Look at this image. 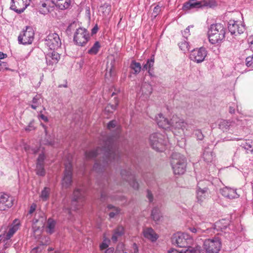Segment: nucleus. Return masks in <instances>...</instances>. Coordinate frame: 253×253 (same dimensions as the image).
<instances>
[{"instance_id": "obj_36", "label": "nucleus", "mask_w": 253, "mask_h": 253, "mask_svg": "<svg viewBox=\"0 0 253 253\" xmlns=\"http://www.w3.org/2000/svg\"><path fill=\"white\" fill-rule=\"evenodd\" d=\"M231 126V123L226 120H222L218 124L219 128L223 131H227Z\"/></svg>"}, {"instance_id": "obj_12", "label": "nucleus", "mask_w": 253, "mask_h": 253, "mask_svg": "<svg viewBox=\"0 0 253 253\" xmlns=\"http://www.w3.org/2000/svg\"><path fill=\"white\" fill-rule=\"evenodd\" d=\"M121 175L122 178L127 182L134 189H138L139 184L136 181L134 175L129 169H122L121 171Z\"/></svg>"}, {"instance_id": "obj_5", "label": "nucleus", "mask_w": 253, "mask_h": 253, "mask_svg": "<svg viewBox=\"0 0 253 253\" xmlns=\"http://www.w3.org/2000/svg\"><path fill=\"white\" fill-rule=\"evenodd\" d=\"M150 144L152 148L157 151L162 152L167 145L168 138L160 133H154L149 137Z\"/></svg>"}, {"instance_id": "obj_21", "label": "nucleus", "mask_w": 253, "mask_h": 253, "mask_svg": "<svg viewBox=\"0 0 253 253\" xmlns=\"http://www.w3.org/2000/svg\"><path fill=\"white\" fill-rule=\"evenodd\" d=\"M203 160L207 164L213 163L215 161V155L212 149L205 148L202 157Z\"/></svg>"}, {"instance_id": "obj_61", "label": "nucleus", "mask_w": 253, "mask_h": 253, "mask_svg": "<svg viewBox=\"0 0 253 253\" xmlns=\"http://www.w3.org/2000/svg\"><path fill=\"white\" fill-rule=\"evenodd\" d=\"M108 247V245L103 242L100 245V249L101 250H105L106 249H107Z\"/></svg>"}, {"instance_id": "obj_37", "label": "nucleus", "mask_w": 253, "mask_h": 253, "mask_svg": "<svg viewBox=\"0 0 253 253\" xmlns=\"http://www.w3.org/2000/svg\"><path fill=\"white\" fill-rule=\"evenodd\" d=\"M151 216L155 221H159L162 217L159 208L155 207L151 212Z\"/></svg>"}, {"instance_id": "obj_52", "label": "nucleus", "mask_w": 253, "mask_h": 253, "mask_svg": "<svg viewBox=\"0 0 253 253\" xmlns=\"http://www.w3.org/2000/svg\"><path fill=\"white\" fill-rule=\"evenodd\" d=\"M45 159V156L43 154H41L39 156L37 160V164H43V162Z\"/></svg>"}, {"instance_id": "obj_18", "label": "nucleus", "mask_w": 253, "mask_h": 253, "mask_svg": "<svg viewBox=\"0 0 253 253\" xmlns=\"http://www.w3.org/2000/svg\"><path fill=\"white\" fill-rule=\"evenodd\" d=\"M205 181H201L198 183L197 189V198L199 202H202L207 194L208 188L205 186Z\"/></svg>"}, {"instance_id": "obj_59", "label": "nucleus", "mask_w": 253, "mask_h": 253, "mask_svg": "<svg viewBox=\"0 0 253 253\" xmlns=\"http://www.w3.org/2000/svg\"><path fill=\"white\" fill-rule=\"evenodd\" d=\"M37 208V205L35 203H33L30 206V210L29 211V214L33 213L36 210Z\"/></svg>"}, {"instance_id": "obj_24", "label": "nucleus", "mask_w": 253, "mask_h": 253, "mask_svg": "<svg viewBox=\"0 0 253 253\" xmlns=\"http://www.w3.org/2000/svg\"><path fill=\"white\" fill-rule=\"evenodd\" d=\"M220 192L224 197L231 199H236L239 197L235 189L227 187L221 189Z\"/></svg>"}, {"instance_id": "obj_10", "label": "nucleus", "mask_w": 253, "mask_h": 253, "mask_svg": "<svg viewBox=\"0 0 253 253\" xmlns=\"http://www.w3.org/2000/svg\"><path fill=\"white\" fill-rule=\"evenodd\" d=\"M45 44L50 49L54 50L60 47L61 41L57 34L50 33L45 39Z\"/></svg>"}, {"instance_id": "obj_48", "label": "nucleus", "mask_w": 253, "mask_h": 253, "mask_svg": "<svg viewBox=\"0 0 253 253\" xmlns=\"http://www.w3.org/2000/svg\"><path fill=\"white\" fill-rule=\"evenodd\" d=\"M117 125V121L116 120H112L109 122L107 125V128L109 130L114 128Z\"/></svg>"}, {"instance_id": "obj_47", "label": "nucleus", "mask_w": 253, "mask_h": 253, "mask_svg": "<svg viewBox=\"0 0 253 253\" xmlns=\"http://www.w3.org/2000/svg\"><path fill=\"white\" fill-rule=\"evenodd\" d=\"M246 62L248 67H253V54L246 58Z\"/></svg>"}, {"instance_id": "obj_8", "label": "nucleus", "mask_w": 253, "mask_h": 253, "mask_svg": "<svg viewBox=\"0 0 253 253\" xmlns=\"http://www.w3.org/2000/svg\"><path fill=\"white\" fill-rule=\"evenodd\" d=\"M204 247L210 253H217L221 247V242L218 237L206 240L204 242Z\"/></svg>"}, {"instance_id": "obj_3", "label": "nucleus", "mask_w": 253, "mask_h": 253, "mask_svg": "<svg viewBox=\"0 0 253 253\" xmlns=\"http://www.w3.org/2000/svg\"><path fill=\"white\" fill-rule=\"evenodd\" d=\"M171 165L175 174H182L186 170V160L179 153H173L171 156Z\"/></svg>"}, {"instance_id": "obj_27", "label": "nucleus", "mask_w": 253, "mask_h": 253, "mask_svg": "<svg viewBox=\"0 0 253 253\" xmlns=\"http://www.w3.org/2000/svg\"><path fill=\"white\" fill-rule=\"evenodd\" d=\"M125 233L124 228L121 226H118L114 230L111 239L112 241L116 243L119 237H121Z\"/></svg>"}, {"instance_id": "obj_30", "label": "nucleus", "mask_w": 253, "mask_h": 253, "mask_svg": "<svg viewBox=\"0 0 253 253\" xmlns=\"http://www.w3.org/2000/svg\"><path fill=\"white\" fill-rule=\"evenodd\" d=\"M71 2V0H58L54 4L59 9L63 10L68 8Z\"/></svg>"}, {"instance_id": "obj_55", "label": "nucleus", "mask_w": 253, "mask_h": 253, "mask_svg": "<svg viewBox=\"0 0 253 253\" xmlns=\"http://www.w3.org/2000/svg\"><path fill=\"white\" fill-rule=\"evenodd\" d=\"M189 28H190V26H188L182 33V35L183 36L187 39V37L190 35V34H189V32H190V31H189Z\"/></svg>"}, {"instance_id": "obj_62", "label": "nucleus", "mask_w": 253, "mask_h": 253, "mask_svg": "<svg viewBox=\"0 0 253 253\" xmlns=\"http://www.w3.org/2000/svg\"><path fill=\"white\" fill-rule=\"evenodd\" d=\"M116 252H119V251H116L114 253V249L113 248H108L106 250L105 253H115Z\"/></svg>"}, {"instance_id": "obj_64", "label": "nucleus", "mask_w": 253, "mask_h": 253, "mask_svg": "<svg viewBox=\"0 0 253 253\" xmlns=\"http://www.w3.org/2000/svg\"><path fill=\"white\" fill-rule=\"evenodd\" d=\"M143 70H149V63H148V60H147L146 63L144 65L143 68Z\"/></svg>"}, {"instance_id": "obj_11", "label": "nucleus", "mask_w": 253, "mask_h": 253, "mask_svg": "<svg viewBox=\"0 0 253 253\" xmlns=\"http://www.w3.org/2000/svg\"><path fill=\"white\" fill-rule=\"evenodd\" d=\"M187 124L183 119H180L176 115H173L170 120V128L174 133L175 131L177 130L178 133L183 132L186 128Z\"/></svg>"}, {"instance_id": "obj_19", "label": "nucleus", "mask_w": 253, "mask_h": 253, "mask_svg": "<svg viewBox=\"0 0 253 253\" xmlns=\"http://www.w3.org/2000/svg\"><path fill=\"white\" fill-rule=\"evenodd\" d=\"M228 28L229 31L232 35L241 34L244 33L245 30V26L243 24H239L237 22L234 21H230L228 24Z\"/></svg>"}, {"instance_id": "obj_14", "label": "nucleus", "mask_w": 253, "mask_h": 253, "mask_svg": "<svg viewBox=\"0 0 253 253\" xmlns=\"http://www.w3.org/2000/svg\"><path fill=\"white\" fill-rule=\"evenodd\" d=\"M72 182V165L70 163L65 165L64 177L62 179V187L67 188L70 186Z\"/></svg>"}, {"instance_id": "obj_51", "label": "nucleus", "mask_w": 253, "mask_h": 253, "mask_svg": "<svg viewBox=\"0 0 253 253\" xmlns=\"http://www.w3.org/2000/svg\"><path fill=\"white\" fill-rule=\"evenodd\" d=\"M179 47L184 51H185L186 50H189L188 43L186 41L182 42L179 45Z\"/></svg>"}, {"instance_id": "obj_54", "label": "nucleus", "mask_w": 253, "mask_h": 253, "mask_svg": "<svg viewBox=\"0 0 253 253\" xmlns=\"http://www.w3.org/2000/svg\"><path fill=\"white\" fill-rule=\"evenodd\" d=\"M244 147L247 150L250 151L251 153H253V148L251 144L249 143H246L244 145Z\"/></svg>"}, {"instance_id": "obj_35", "label": "nucleus", "mask_w": 253, "mask_h": 253, "mask_svg": "<svg viewBox=\"0 0 253 253\" xmlns=\"http://www.w3.org/2000/svg\"><path fill=\"white\" fill-rule=\"evenodd\" d=\"M130 68L133 71V74H137L141 71V66L140 63L136 62L135 60H133L130 63Z\"/></svg>"}, {"instance_id": "obj_38", "label": "nucleus", "mask_w": 253, "mask_h": 253, "mask_svg": "<svg viewBox=\"0 0 253 253\" xmlns=\"http://www.w3.org/2000/svg\"><path fill=\"white\" fill-rule=\"evenodd\" d=\"M100 48V44L99 42H96L90 49L88 50V53L91 55L96 54Z\"/></svg>"}, {"instance_id": "obj_46", "label": "nucleus", "mask_w": 253, "mask_h": 253, "mask_svg": "<svg viewBox=\"0 0 253 253\" xmlns=\"http://www.w3.org/2000/svg\"><path fill=\"white\" fill-rule=\"evenodd\" d=\"M118 104L119 101L118 100H116L114 104H109L107 105V106L106 107V110L110 112H113V111L116 110L117 106L118 105Z\"/></svg>"}, {"instance_id": "obj_44", "label": "nucleus", "mask_w": 253, "mask_h": 253, "mask_svg": "<svg viewBox=\"0 0 253 253\" xmlns=\"http://www.w3.org/2000/svg\"><path fill=\"white\" fill-rule=\"evenodd\" d=\"M193 135L197 138V140H202L204 138V135H203L201 130L200 129L194 130Z\"/></svg>"}, {"instance_id": "obj_53", "label": "nucleus", "mask_w": 253, "mask_h": 253, "mask_svg": "<svg viewBox=\"0 0 253 253\" xmlns=\"http://www.w3.org/2000/svg\"><path fill=\"white\" fill-rule=\"evenodd\" d=\"M154 55H152L150 59H148V63H149V70L153 68L154 64Z\"/></svg>"}, {"instance_id": "obj_4", "label": "nucleus", "mask_w": 253, "mask_h": 253, "mask_svg": "<svg viewBox=\"0 0 253 253\" xmlns=\"http://www.w3.org/2000/svg\"><path fill=\"white\" fill-rule=\"evenodd\" d=\"M85 193V190L83 187L77 188L74 191L71 208L70 209H66L69 214H71V210H79L83 205Z\"/></svg>"}, {"instance_id": "obj_50", "label": "nucleus", "mask_w": 253, "mask_h": 253, "mask_svg": "<svg viewBox=\"0 0 253 253\" xmlns=\"http://www.w3.org/2000/svg\"><path fill=\"white\" fill-rule=\"evenodd\" d=\"M34 120L31 121L29 123L28 126L25 128V129L26 131H30L31 130L35 129V127L34 126Z\"/></svg>"}, {"instance_id": "obj_45", "label": "nucleus", "mask_w": 253, "mask_h": 253, "mask_svg": "<svg viewBox=\"0 0 253 253\" xmlns=\"http://www.w3.org/2000/svg\"><path fill=\"white\" fill-rule=\"evenodd\" d=\"M25 150L28 153L30 154H37L39 151V149L37 148H31L29 145H26L24 147Z\"/></svg>"}, {"instance_id": "obj_6", "label": "nucleus", "mask_w": 253, "mask_h": 253, "mask_svg": "<svg viewBox=\"0 0 253 253\" xmlns=\"http://www.w3.org/2000/svg\"><path fill=\"white\" fill-rule=\"evenodd\" d=\"M172 242L180 248H192L190 245L193 242L192 238L188 234L178 232L172 238Z\"/></svg>"}, {"instance_id": "obj_22", "label": "nucleus", "mask_w": 253, "mask_h": 253, "mask_svg": "<svg viewBox=\"0 0 253 253\" xmlns=\"http://www.w3.org/2000/svg\"><path fill=\"white\" fill-rule=\"evenodd\" d=\"M144 237L152 242H155L159 238L157 234L151 227H145L143 230Z\"/></svg>"}, {"instance_id": "obj_43", "label": "nucleus", "mask_w": 253, "mask_h": 253, "mask_svg": "<svg viewBox=\"0 0 253 253\" xmlns=\"http://www.w3.org/2000/svg\"><path fill=\"white\" fill-rule=\"evenodd\" d=\"M225 220L222 219L221 220H219L218 221H216L214 224V226L213 227L214 229H216V230H222L224 229H225L226 228V225H222V222L223 221H224Z\"/></svg>"}, {"instance_id": "obj_7", "label": "nucleus", "mask_w": 253, "mask_h": 253, "mask_svg": "<svg viewBox=\"0 0 253 253\" xmlns=\"http://www.w3.org/2000/svg\"><path fill=\"white\" fill-rule=\"evenodd\" d=\"M90 38L88 31L85 28H79L76 30L74 34L73 41L79 46H84Z\"/></svg>"}, {"instance_id": "obj_9", "label": "nucleus", "mask_w": 253, "mask_h": 253, "mask_svg": "<svg viewBox=\"0 0 253 253\" xmlns=\"http://www.w3.org/2000/svg\"><path fill=\"white\" fill-rule=\"evenodd\" d=\"M34 31L32 27L26 26L19 35L18 40L20 43L23 44H31L34 38Z\"/></svg>"}, {"instance_id": "obj_1", "label": "nucleus", "mask_w": 253, "mask_h": 253, "mask_svg": "<svg viewBox=\"0 0 253 253\" xmlns=\"http://www.w3.org/2000/svg\"><path fill=\"white\" fill-rule=\"evenodd\" d=\"M103 154L102 162H96L93 167L94 170L96 172H102L104 168L113 161H118L120 157V151L113 138L108 137L103 141V146L99 147L95 150L86 151L85 156L87 159H93L98 155Z\"/></svg>"}, {"instance_id": "obj_23", "label": "nucleus", "mask_w": 253, "mask_h": 253, "mask_svg": "<svg viewBox=\"0 0 253 253\" xmlns=\"http://www.w3.org/2000/svg\"><path fill=\"white\" fill-rule=\"evenodd\" d=\"M156 121L160 127L165 129L170 128V120L165 118L162 114H159L155 117Z\"/></svg>"}, {"instance_id": "obj_13", "label": "nucleus", "mask_w": 253, "mask_h": 253, "mask_svg": "<svg viewBox=\"0 0 253 253\" xmlns=\"http://www.w3.org/2000/svg\"><path fill=\"white\" fill-rule=\"evenodd\" d=\"M207 54V51L205 48L201 47L192 50L190 54V59L197 63L202 62Z\"/></svg>"}, {"instance_id": "obj_63", "label": "nucleus", "mask_w": 253, "mask_h": 253, "mask_svg": "<svg viewBox=\"0 0 253 253\" xmlns=\"http://www.w3.org/2000/svg\"><path fill=\"white\" fill-rule=\"evenodd\" d=\"M98 30V28L97 25H96L91 30V34L94 35L95 34Z\"/></svg>"}, {"instance_id": "obj_28", "label": "nucleus", "mask_w": 253, "mask_h": 253, "mask_svg": "<svg viewBox=\"0 0 253 253\" xmlns=\"http://www.w3.org/2000/svg\"><path fill=\"white\" fill-rule=\"evenodd\" d=\"M49 2V0H45L41 1L38 4V8L39 12L43 15L47 14L49 10L47 6V4Z\"/></svg>"}, {"instance_id": "obj_16", "label": "nucleus", "mask_w": 253, "mask_h": 253, "mask_svg": "<svg viewBox=\"0 0 253 253\" xmlns=\"http://www.w3.org/2000/svg\"><path fill=\"white\" fill-rule=\"evenodd\" d=\"M211 2H213V1H209L208 2L202 0H189L184 4L183 8L185 10H188L192 8H199L204 6L211 7L212 5L211 4Z\"/></svg>"}, {"instance_id": "obj_58", "label": "nucleus", "mask_w": 253, "mask_h": 253, "mask_svg": "<svg viewBox=\"0 0 253 253\" xmlns=\"http://www.w3.org/2000/svg\"><path fill=\"white\" fill-rule=\"evenodd\" d=\"M251 49L253 51V36H250L248 39Z\"/></svg>"}, {"instance_id": "obj_60", "label": "nucleus", "mask_w": 253, "mask_h": 253, "mask_svg": "<svg viewBox=\"0 0 253 253\" xmlns=\"http://www.w3.org/2000/svg\"><path fill=\"white\" fill-rule=\"evenodd\" d=\"M147 197L150 202H152L153 200V196L150 190L147 191Z\"/></svg>"}, {"instance_id": "obj_39", "label": "nucleus", "mask_w": 253, "mask_h": 253, "mask_svg": "<svg viewBox=\"0 0 253 253\" xmlns=\"http://www.w3.org/2000/svg\"><path fill=\"white\" fill-rule=\"evenodd\" d=\"M50 189L48 187H44V189L42 191L40 195V197L42 201H45L47 200L49 198Z\"/></svg>"}, {"instance_id": "obj_41", "label": "nucleus", "mask_w": 253, "mask_h": 253, "mask_svg": "<svg viewBox=\"0 0 253 253\" xmlns=\"http://www.w3.org/2000/svg\"><path fill=\"white\" fill-rule=\"evenodd\" d=\"M189 229V230L192 233H196V234H198V235H200V234H201L202 233H203L204 232H205L206 231H207V233H209V231L210 230L209 228L205 230L204 229H202L201 227H190Z\"/></svg>"}, {"instance_id": "obj_15", "label": "nucleus", "mask_w": 253, "mask_h": 253, "mask_svg": "<svg viewBox=\"0 0 253 253\" xmlns=\"http://www.w3.org/2000/svg\"><path fill=\"white\" fill-rule=\"evenodd\" d=\"M10 8L18 14L22 13L30 4L31 0H11Z\"/></svg>"}, {"instance_id": "obj_29", "label": "nucleus", "mask_w": 253, "mask_h": 253, "mask_svg": "<svg viewBox=\"0 0 253 253\" xmlns=\"http://www.w3.org/2000/svg\"><path fill=\"white\" fill-rule=\"evenodd\" d=\"M141 90L142 94L145 96V97L147 98L152 92V87L150 84L144 83L142 84Z\"/></svg>"}, {"instance_id": "obj_31", "label": "nucleus", "mask_w": 253, "mask_h": 253, "mask_svg": "<svg viewBox=\"0 0 253 253\" xmlns=\"http://www.w3.org/2000/svg\"><path fill=\"white\" fill-rule=\"evenodd\" d=\"M111 11V6L110 4L105 3L100 6L99 11L101 12L103 16L106 17L109 15Z\"/></svg>"}, {"instance_id": "obj_25", "label": "nucleus", "mask_w": 253, "mask_h": 253, "mask_svg": "<svg viewBox=\"0 0 253 253\" xmlns=\"http://www.w3.org/2000/svg\"><path fill=\"white\" fill-rule=\"evenodd\" d=\"M114 63V62L112 61L109 65L108 63L107 64L106 68L107 72L105 75V78L111 81L114 79L116 75Z\"/></svg>"}, {"instance_id": "obj_20", "label": "nucleus", "mask_w": 253, "mask_h": 253, "mask_svg": "<svg viewBox=\"0 0 253 253\" xmlns=\"http://www.w3.org/2000/svg\"><path fill=\"white\" fill-rule=\"evenodd\" d=\"M60 59V54L54 50L51 52H49L45 55L46 62L48 66L56 65Z\"/></svg>"}, {"instance_id": "obj_2", "label": "nucleus", "mask_w": 253, "mask_h": 253, "mask_svg": "<svg viewBox=\"0 0 253 253\" xmlns=\"http://www.w3.org/2000/svg\"><path fill=\"white\" fill-rule=\"evenodd\" d=\"M225 28L220 23L212 24L208 31V37L210 42L215 44L222 41L225 38Z\"/></svg>"}, {"instance_id": "obj_42", "label": "nucleus", "mask_w": 253, "mask_h": 253, "mask_svg": "<svg viewBox=\"0 0 253 253\" xmlns=\"http://www.w3.org/2000/svg\"><path fill=\"white\" fill-rule=\"evenodd\" d=\"M36 173L38 175L44 176L45 172L44 169L43 164H37Z\"/></svg>"}, {"instance_id": "obj_33", "label": "nucleus", "mask_w": 253, "mask_h": 253, "mask_svg": "<svg viewBox=\"0 0 253 253\" xmlns=\"http://www.w3.org/2000/svg\"><path fill=\"white\" fill-rule=\"evenodd\" d=\"M55 225V221L53 219L49 218L46 226V232L50 234H52L54 232Z\"/></svg>"}, {"instance_id": "obj_34", "label": "nucleus", "mask_w": 253, "mask_h": 253, "mask_svg": "<svg viewBox=\"0 0 253 253\" xmlns=\"http://www.w3.org/2000/svg\"><path fill=\"white\" fill-rule=\"evenodd\" d=\"M108 210L111 211L109 213L110 218H112L118 215L120 212V209L115 207L112 205H108L107 206Z\"/></svg>"}, {"instance_id": "obj_32", "label": "nucleus", "mask_w": 253, "mask_h": 253, "mask_svg": "<svg viewBox=\"0 0 253 253\" xmlns=\"http://www.w3.org/2000/svg\"><path fill=\"white\" fill-rule=\"evenodd\" d=\"M41 98L40 94H37L32 99V104L30 105L34 110H36L41 105Z\"/></svg>"}, {"instance_id": "obj_57", "label": "nucleus", "mask_w": 253, "mask_h": 253, "mask_svg": "<svg viewBox=\"0 0 253 253\" xmlns=\"http://www.w3.org/2000/svg\"><path fill=\"white\" fill-rule=\"evenodd\" d=\"M102 191L101 193V199L102 201L105 200L106 197L107 196L106 191L104 190V186H101Z\"/></svg>"}, {"instance_id": "obj_56", "label": "nucleus", "mask_w": 253, "mask_h": 253, "mask_svg": "<svg viewBox=\"0 0 253 253\" xmlns=\"http://www.w3.org/2000/svg\"><path fill=\"white\" fill-rule=\"evenodd\" d=\"M7 64L6 62H2L0 60V70H7Z\"/></svg>"}, {"instance_id": "obj_26", "label": "nucleus", "mask_w": 253, "mask_h": 253, "mask_svg": "<svg viewBox=\"0 0 253 253\" xmlns=\"http://www.w3.org/2000/svg\"><path fill=\"white\" fill-rule=\"evenodd\" d=\"M168 253H204L202 250L201 247L199 246H197L195 248H189L186 250L183 251H178L176 250H171L169 251Z\"/></svg>"}, {"instance_id": "obj_17", "label": "nucleus", "mask_w": 253, "mask_h": 253, "mask_svg": "<svg viewBox=\"0 0 253 253\" xmlns=\"http://www.w3.org/2000/svg\"><path fill=\"white\" fill-rule=\"evenodd\" d=\"M14 198L8 195L0 193V211H5L13 205Z\"/></svg>"}, {"instance_id": "obj_49", "label": "nucleus", "mask_w": 253, "mask_h": 253, "mask_svg": "<svg viewBox=\"0 0 253 253\" xmlns=\"http://www.w3.org/2000/svg\"><path fill=\"white\" fill-rule=\"evenodd\" d=\"M161 8V7L159 5H157L154 7L152 14L155 17H156L160 12Z\"/></svg>"}, {"instance_id": "obj_40", "label": "nucleus", "mask_w": 253, "mask_h": 253, "mask_svg": "<svg viewBox=\"0 0 253 253\" xmlns=\"http://www.w3.org/2000/svg\"><path fill=\"white\" fill-rule=\"evenodd\" d=\"M18 226L17 224L14 225L10 227L6 233L5 238L6 239H10L13 235L16 232V231L18 230Z\"/></svg>"}]
</instances>
